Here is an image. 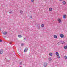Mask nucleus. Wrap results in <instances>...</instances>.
<instances>
[{
	"instance_id": "obj_16",
	"label": "nucleus",
	"mask_w": 67,
	"mask_h": 67,
	"mask_svg": "<svg viewBox=\"0 0 67 67\" xmlns=\"http://www.w3.org/2000/svg\"><path fill=\"white\" fill-rule=\"evenodd\" d=\"M7 33L5 31V32H4L3 33V34L4 35H5L7 34Z\"/></svg>"
},
{
	"instance_id": "obj_28",
	"label": "nucleus",
	"mask_w": 67,
	"mask_h": 67,
	"mask_svg": "<svg viewBox=\"0 0 67 67\" xmlns=\"http://www.w3.org/2000/svg\"><path fill=\"white\" fill-rule=\"evenodd\" d=\"M60 1H62V0H59Z\"/></svg>"
},
{
	"instance_id": "obj_7",
	"label": "nucleus",
	"mask_w": 67,
	"mask_h": 67,
	"mask_svg": "<svg viewBox=\"0 0 67 67\" xmlns=\"http://www.w3.org/2000/svg\"><path fill=\"white\" fill-rule=\"evenodd\" d=\"M58 22H59L60 23V22H61V21H62V20L60 19H58Z\"/></svg>"
},
{
	"instance_id": "obj_1",
	"label": "nucleus",
	"mask_w": 67,
	"mask_h": 67,
	"mask_svg": "<svg viewBox=\"0 0 67 67\" xmlns=\"http://www.w3.org/2000/svg\"><path fill=\"white\" fill-rule=\"evenodd\" d=\"M55 54L57 56V58H60V56H59V53L57 52H56L55 53Z\"/></svg>"
},
{
	"instance_id": "obj_21",
	"label": "nucleus",
	"mask_w": 67,
	"mask_h": 67,
	"mask_svg": "<svg viewBox=\"0 0 67 67\" xmlns=\"http://www.w3.org/2000/svg\"><path fill=\"white\" fill-rule=\"evenodd\" d=\"M12 11H11V12H9V13H12Z\"/></svg>"
},
{
	"instance_id": "obj_22",
	"label": "nucleus",
	"mask_w": 67,
	"mask_h": 67,
	"mask_svg": "<svg viewBox=\"0 0 67 67\" xmlns=\"http://www.w3.org/2000/svg\"><path fill=\"white\" fill-rule=\"evenodd\" d=\"M31 2H34V0H31Z\"/></svg>"
},
{
	"instance_id": "obj_2",
	"label": "nucleus",
	"mask_w": 67,
	"mask_h": 67,
	"mask_svg": "<svg viewBox=\"0 0 67 67\" xmlns=\"http://www.w3.org/2000/svg\"><path fill=\"white\" fill-rule=\"evenodd\" d=\"M60 36L61 38H63L64 37V35L63 34H60Z\"/></svg>"
},
{
	"instance_id": "obj_4",
	"label": "nucleus",
	"mask_w": 67,
	"mask_h": 67,
	"mask_svg": "<svg viewBox=\"0 0 67 67\" xmlns=\"http://www.w3.org/2000/svg\"><path fill=\"white\" fill-rule=\"evenodd\" d=\"M27 50H28V49H27V48H26L24 50V52H26L27 51Z\"/></svg>"
},
{
	"instance_id": "obj_15",
	"label": "nucleus",
	"mask_w": 67,
	"mask_h": 67,
	"mask_svg": "<svg viewBox=\"0 0 67 67\" xmlns=\"http://www.w3.org/2000/svg\"><path fill=\"white\" fill-rule=\"evenodd\" d=\"M41 26L42 27H44V25L43 24H42L41 25Z\"/></svg>"
},
{
	"instance_id": "obj_9",
	"label": "nucleus",
	"mask_w": 67,
	"mask_h": 67,
	"mask_svg": "<svg viewBox=\"0 0 67 67\" xmlns=\"http://www.w3.org/2000/svg\"><path fill=\"white\" fill-rule=\"evenodd\" d=\"M66 17H67V15H63V18H64V19H66Z\"/></svg>"
},
{
	"instance_id": "obj_11",
	"label": "nucleus",
	"mask_w": 67,
	"mask_h": 67,
	"mask_svg": "<svg viewBox=\"0 0 67 67\" xmlns=\"http://www.w3.org/2000/svg\"><path fill=\"white\" fill-rule=\"evenodd\" d=\"M48 59L49 62H51V61H52V59H51V58L50 57Z\"/></svg>"
},
{
	"instance_id": "obj_5",
	"label": "nucleus",
	"mask_w": 67,
	"mask_h": 67,
	"mask_svg": "<svg viewBox=\"0 0 67 67\" xmlns=\"http://www.w3.org/2000/svg\"><path fill=\"white\" fill-rule=\"evenodd\" d=\"M3 50L2 49L0 50V54H2V53H3Z\"/></svg>"
},
{
	"instance_id": "obj_26",
	"label": "nucleus",
	"mask_w": 67,
	"mask_h": 67,
	"mask_svg": "<svg viewBox=\"0 0 67 67\" xmlns=\"http://www.w3.org/2000/svg\"><path fill=\"white\" fill-rule=\"evenodd\" d=\"M9 44H12L11 43V42L9 43Z\"/></svg>"
},
{
	"instance_id": "obj_18",
	"label": "nucleus",
	"mask_w": 67,
	"mask_h": 67,
	"mask_svg": "<svg viewBox=\"0 0 67 67\" xmlns=\"http://www.w3.org/2000/svg\"><path fill=\"white\" fill-rule=\"evenodd\" d=\"M64 58L65 59H67V57L66 56H65Z\"/></svg>"
},
{
	"instance_id": "obj_30",
	"label": "nucleus",
	"mask_w": 67,
	"mask_h": 67,
	"mask_svg": "<svg viewBox=\"0 0 67 67\" xmlns=\"http://www.w3.org/2000/svg\"><path fill=\"white\" fill-rule=\"evenodd\" d=\"M5 59H6V58H5Z\"/></svg>"
},
{
	"instance_id": "obj_20",
	"label": "nucleus",
	"mask_w": 67,
	"mask_h": 67,
	"mask_svg": "<svg viewBox=\"0 0 67 67\" xmlns=\"http://www.w3.org/2000/svg\"><path fill=\"white\" fill-rule=\"evenodd\" d=\"M21 46H23V45H24V44H23V43H22L21 44Z\"/></svg>"
},
{
	"instance_id": "obj_25",
	"label": "nucleus",
	"mask_w": 67,
	"mask_h": 67,
	"mask_svg": "<svg viewBox=\"0 0 67 67\" xmlns=\"http://www.w3.org/2000/svg\"><path fill=\"white\" fill-rule=\"evenodd\" d=\"M30 18H32V16H31L30 17Z\"/></svg>"
},
{
	"instance_id": "obj_6",
	"label": "nucleus",
	"mask_w": 67,
	"mask_h": 67,
	"mask_svg": "<svg viewBox=\"0 0 67 67\" xmlns=\"http://www.w3.org/2000/svg\"><path fill=\"white\" fill-rule=\"evenodd\" d=\"M66 2L64 1H63L62 2V3L64 5L66 4Z\"/></svg>"
},
{
	"instance_id": "obj_14",
	"label": "nucleus",
	"mask_w": 67,
	"mask_h": 67,
	"mask_svg": "<svg viewBox=\"0 0 67 67\" xmlns=\"http://www.w3.org/2000/svg\"><path fill=\"white\" fill-rule=\"evenodd\" d=\"M18 37H19V38H21L22 37V35H19L18 36Z\"/></svg>"
},
{
	"instance_id": "obj_29",
	"label": "nucleus",
	"mask_w": 67,
	"mask_h": 67,
	"mask_svg": "<svg viewBox=\"0 0 67 67\" xmlns=\"http://www.w3.org/2000/svg\"><path fill=\"white\" fill-rule=\"evenodd\" d=\"M19 67H22V66H20Z\"/></svg>"
},
{
	"instance_id": "obj_12",
	"label": "nucleus",
	"mask_w": 67,
	"mask_h": 67,
	"mask_svg": "<svg viewBox=\"0 0 67 67\" xmlns=\"http://www.w3.org/2000/svg\"><path fill=\"white\" fill-rule=\"evenodd\" d=\"M64 49H67V46H65L64 47Z\"/></svg>"
},
{
	"instance_id": "obj_10",
	"label": "nucleus",
	"mask_w": 67,
	"mask_h": 67,
	"mask_svg": "<svg viewBox=\"0 0 67 67\" xmlns=\"http://www.w3.org/2000/svg\"><path fill=\"white\" fill-rule=\"evenodd\" d=\"M49 55L50 56H52V55H53V54H52V53H49Z\"/></svg>"
},
{
	"instance_id": "obj_8",
	"label": "nucleus",
	"mask_w": 67,
	"mask_h": 67,
	"mask_svg": "<svg viewBox=\"0 0 67 67\" xmlns=\"http://www.w3.org/2000/svg\"><path fill=\"white\" fill-rule=\"evenodd\" d=\"M60 43L62 44L63 45V44H65V42H64V41H62L60 42Z\"/></svg>"
},
{
	"instance_id": "obj_3",
	"label": "nucleus",
	"mask_w": 67,
	"mask_h": 67,
	"mask_svg": "<svg viewBox=\"0 0 67 67\" xmlns=\"http://www.w3.org/2000/svg\"><path fill=\"white\" fill-rule=\"evenodd\" d=\"M44 67H46L47 66V63H44L43 65Z\"/></svg>"
},
{
	"instance_id": "obj_24",
	"label": "nucleus",
	"mask_w": 67,
	"mask_h": 67,
	"mask_svg": "<svg viewBox=\"0 0 67 67\" xmlns=\"http://www.w3.org/2000/svg\"><path fill=\"white\" fill-rule=\"evenodd\" d=\"M2 40H0V42H2Z\"/></svg>"
},
{
	"instance_id": "obj_19",
	"label": "nucleus",
	"mask_w": 67,
	"mask_h": 67,
	"mask_svg": "<svg viewBox=\"0 0 67 67\" xmlns=\"http://www.w3.org/2000/svg\"><path fill=\"white\" fill-rule=\"evenodd\" d=\"M20 13H21V14H22V12H23L22 10H20Z\"/></svg>"
},
{
	"instance_id": "obj_17",
	"label": "nucleus",
	"mask_w": 67,
	"mask_h": 67,
	"mask_svg": "<svg viewBox=\"0 0 67 67\" xmlns=\"http://www.w3.org/2000/svg\"><path fill=\"white\" fill-rule=\"evenodd\" d=\"M49 10L50 11H52V9L51 8H49Z\"/></svg>"
},
{
	"instance_id": "obj_23",
	"label": "nucleus",
	"mask_w": 67,
	"mask_h": 67,
	"mask_svg": "<svg viewBox=\"0 0 67 67\" xmlns=\"http://www.w3.org/2000/svg\"><path fill=\"white\" fill-rule=\"evenodd\" d=\"M20 65H22V62H20Z\"/></svg>"
},
{
	"instance_id": "obj_27",
	"label": "nucleus",
	"mask_w": 67,
	"mask_h": 67,
	"mask_svg": "<svg viewBox=\"0 0 67 67\" xmlns=\"http://www.w3.org/2000/svg\"><path fill=\"white\" fill-rule=\"evenodd\" d=\"M24 40H26V39L25 38H24Z\"/></svg>"
},
{
	"instance_id": "obj_13",
	"label": "nucleus",
	"mask_w": 67,
	"mask_h": 67,
	"mask_svg": "<svg viewBox=\"0 0 67 67\" xmlns=\"http://www.w3.org/2000/svg\"><path fill=\"white\" fill-rule=\"evenodd\" d=\"M54 37L55 38H57V36H56V35H54Z\"/></svg>"
}]
</instances>
